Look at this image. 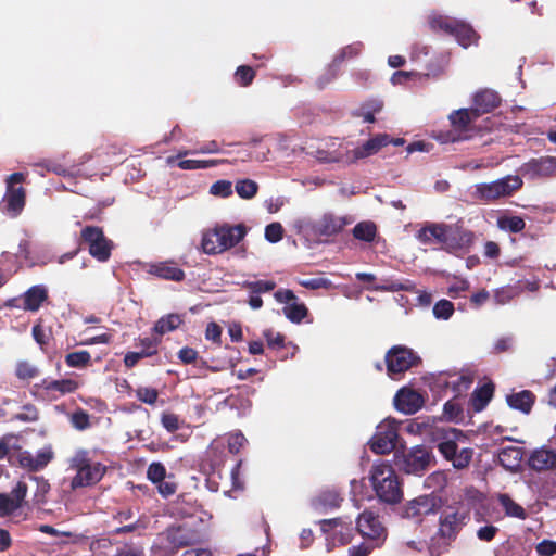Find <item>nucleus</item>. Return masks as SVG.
I'll return each mask as SVG.
<instances>
[{
  "mask_svg": "<svg viewBox=\"0 0 556 556\" xmlns=\"http://www.w3.org/2000/svg\"><path fill=\"white\" fill-rule=\"evenodd\" d=\"M275 282L271 280H256V281H248L245 282V287L252 293H262L271 291L275 288Z\"/></svg>",
  "mask_w": 556,
  "mask_h": 556,
  "instance_id": "obj_53",
  "label": "nucleus"
},
{
  "mask_svg": "<svg viewBox=\"0 0 556 556\" xmlns=\"http://www.w3.org/2000/svg\"><path fill=\"white\" fill-rule=\"evenodd\" d=\"M25 180L23 173H14L5 179V193L1 205L2 211L11 217H16L25 206V190L23 187H16Z\"/></svg>",
  "mask_w": 556,
  "mask_h": 556,
  "instance_id": "obj_9",
  "label": "nucleus"
},
{
  "mask_svg": "<svg viewBox=\"0 0 556 556\" xmlns=\"http://www.w3.org/2000/svg\"><path fill=\"white\" fill-rule=\"evenodd\" d=\"M157 391L153 388H139L137 390V397L147 404L153 405L157 400Z\"/></svg>",
  "mask_w": 556,
  "mask_h": 556,
  "instance_id": "obj_59",
  "label": "nucleus"
},
{
  "mask_svg": "<svg viewBox=\"0 0 556 556\" xmlns=\"http://www.w3.org/2000/svg\"><path fill=\"white\" fill-rule=\"evenodd\" d=\"M283 313L292 323H301L307 315V308L303 303L295 300L283 307Z\"/></svg>",
  "mask_w": 556,
  "mask_h": 556,
  "instance_id": "obj_39",
  "label": "nucleus"
},
{
  "mask_svg": "<svg viewBox=\"0 0 556 556\" xmlns=\"http://www.w3.org/2000/svg\"><path fill=\"white\" fill-rule=\"evenodd\" d=\"M472 240V232L463 230L455 225H451L446 238L445 251L453 253L464 251L470 247Z\"/></svg>",
  "mask_w": 556,
  "mask_h": 556,
  "instance_id": "obj_22",
  "label": "nucleus"
},
{
  "mask_svg": "<svg viewBox=\"0 0 556 556\" xmlns=\"http://www.w3.org/2000/svg\"><path fill=\"white\" fill-rule=\"evenodd\" d=\"M236 191L242 199H252L258 190V185L251 179H241L236 182Z\"/></svg>",
  "mask_w": 556,
  "mask_h": 556,
  "instance_id": "obj_42",
  "label": "nucleus"
},
{
  "mask_svg": "<svg viewBox=\"0 0 556 556\" xmlns=\"http://www.w3.org/2000/svg\"><path fill=\"white\" fill-rule=\"evenodd\" d=\"M166 539L167 545L165 548L167 553H174L180 547L192 545L200 541V534L189 528L178 527L169 529L165 536H161L160 540Z\"/></svg>",
  "mask_w": 556,
  "mask_h": 556,
  "instance_id": "obj_17",
  "label": "nucleus"
},
{
  "mask_svg": "<svg viewBox=\"0 0 556 556\" xmlns=\"http://www.w3.org/2000/svg\"><path fill=\"white\" fill-rule=\"evenodd\" d=\"M237 80L242 85H249L254 78V71L250 66H239L236 72Z\"/></svg>",
  "mask_w": 556,
  "mask_h": 556,
  "instance_id": "obj_61",
  "label": "nucleus"
},
{
  "mask_svg": "<svg viewBox=\"0 0 556 556\" xmlns=\"http://www.w3.org/2000/svg\"><path fill=\"white\" fill-rule=\"evenodd\" d=\"M399 424L393 418H386L376 428V433L369 441L370 448L376 454H388L396 447Z\"/></svg>",
  "mask_w": 556,
  "mask_h": 556,
  "instance_id": "obj_10",
  "label": "nucleus"
},
{
  "mask_svg": "<svg viewBox=\"0 0 556 556\" xmlns=\"http://www.w3.org/2000/svg\"><path fill=\"white\" fill-rule=\"evenodd\" d=\"M391 138L387 134H379L353 150V159H365L376 154L381 148L390 144Z\"/></svg>",
  "mask_w": 556,
  "mask_h": 556,
  "instance_id": "obj_24",
  "label": "nucleus"
},
{
  "mask_svg": "<svg viewBox=\"0 0 556 556\" xmlns=\"http://www.w3.org/2000/svg\"><path fill=\"white\" fill-rule=\"evenodd\" d=\"M446 482V475L443 471H435L426 478L425 486L432 489L431 493L437 494L438 491L444 489Z\"/></svg>",
  "mask_w": 556,
  "mask_h": 556,
  "instance_id": "obj_43",
  "label": "nucleus"
},
{
  "mask_svg": "<svg viewBox=\"0 0 556 556\" xmlns=\"http://www.w3.org/2000/svg\"><path fill=\"white\" fill-rule=\"evenodd\" d=\"M33 337L41 349H43V346L49 342L50 331L43 329L40 324H37L33 327Z\"/></svg>",
  "mask_w": 556,
  "mask_h": 556,
  "instance_id": "obj_62",
  "label": "nucleus"
},
{
  "mask_svg": "<svg viewBox=\"0 0 556 556\" xmlns=\"http://www.w3.org/2000/svg\"><path fill=\"white\" fill-rule=\"evenodd\" d=\"M536 552L540 556H553L556 554V542L543 540L536 545Z\"/></svg>",
  "mask_w": 556,
  "mask_h": 556,
  "instance_id": "obj_64",
  "label": "nucleus"
},
{
  "mask_svg": "<svg viewBox=\"0 0 556 556\" xmlns=\"http://www.w3.org/2000/svg\"><path fill=\"white\" fill-rule=\"evenodd\" d=\"M300 285L306 289H329L332 287V282L325 278H311V279H304L300 281Z\"/></svg>",
  "mask_w": 556,
  "mask_h": 556,
  "instance_id": "obj_56",
  "label": "nucleus"
},
{
  "mask_svg": "<svg viewBox=\"0 0 556 556\" xmlns=\"http://www.w3.org/2000/svg\"><path fill=\"white\" fill-rule=\"evenodd\" d=\"M500 102L501 98L495 91L491 89H483L475 94L472 109L476 111L478 116H480L481 114L491 112L500 104Z\"/></svg>",
  "mask_w": 556,
  "mask_h": 556,
  "instance_id": "obj_25",
  "label": "nucleus"
},
{
  "mask_svg": "<svg viewBox=\"0 0 556 556\" xmlns=\"http://www.w3.org/2000/svg\"><path fill=\"white\" fill-rule=\"evenodd\" d=\"M506 401L509 407L520 410L525 414L530 413L534 403V395L527 390L507 395Z\"/></svg>",
  "mask_w": 556,
  "mask_h": 556,
  "instance_id": "obj_30",
  "label": "nucleus"
},
{
  "mask_svg": "<svg viewBox=\"0 0 556 556\" xmlns=\"http://www.w3.org/2000/svg\"><path fill=\"white\" fill-rule=\"evenodd\" d=\"M516 295V292L511 288H500L496 289L494 292V300L497 304H506L508 303L514 296Z\"/></svg>",
  "mask_w": 556,
  "mask_h": 556,
  "instance_id": "obj_63",
  "label": "nucleus"
},
{
  "mask_svg": "<svg viewBox=\"0 0 556 556\" xmlns=\"http://www.w3.org/2000/svg\"><path fill=\"white\" fill-rule=\"evenodd\" d=\"M424 396L409 388L401 389L394 397L396 409L407 415L418 412L424 406Z\"/></svg>",
  "mask_w": 556,
  "mask_h": 556,
  "instance_id": "obj_20",
  "label": "nucleus"
},
{
  "mask_svg": "<svg viewBox=\"0 0 556 556\" xmlns=\"http://www.w3.org/2000/svg\"><path fill=\"white\" fill-rule=\"evenodd\" d=\"M377 235V227L375 223L366 220L355 225L353 229V236L355 239L371 242Z\"/></svg>",
  "mask_w": 556,
  "mask_h": 556,
  "instance_id": "obj_37",
  "label": "nucleus"
},
{
  "mask_svg": "<svg viewBox=\"0 0 556 556\" xmlns=\"http://www.w3.org/2000/svg\"><path fill=\"white\" fill-rule=\"evenodd\" d=\"M225 441L232 454L239 453L240 448L247 443V439L241 432L230 433Z\"/></svg>",
  "mask_w": 556,
  "mask_h": 556,
  "instance_id": "obj_52",
  "label": "nucleus"
},
{
  "mask_svg": "<svg viewBox=\"0 0 556 556\" xmlns=\"http://www.w3.org/2000/svg\"><path fill=\"white\" fill-rule=\"evenodd\" d=\"M370 482L381 502L395 504L403 497L399 478L393 467L387 463L375 464L370 470Z\"/></svg>",
  "mask_w": 556,
  "mask_h": 556,
  "instance_id": "obj_2",
  "label": "nucleus"
},
{
  "mask_svg": "<svg viewBox=\"0 0 556 556\" xmlns=\"http://www.w3.org/2000/svg\"><path fill=\"white\" fill-rule=\"evenodd\" d=\"M468 515L464 510H445L440 518L439 538L431 539L429 553L432 556H440L448 542L456 536L466 523Z\"/></svg>",
  "mask_w": 556,
  "mask_h": 556,
  "instance_id": "obj_4",
  "label": "nucleus"
},
{
  "mask_svg": "<svg viewBox=\"0 0 556 556\" xmlns=\"http://www.w3.org/2000/svg\"><path fill=\"white\" fill-rule=\"evenodd\" d=\"M432 312L437 319L447 320L454 313V305L447 300H440L434 304Z\"/></svg>",
  "mask_w": 556,
  "mask_h": 556,
  "instance_id": "obj_44",
  "label": "nucleus"
},
{
  "mask_svg": "<svg viewBox=\"0 0 556 556\" xmlns=\"http://www.w3.org/2000/svg\"><path fill=\"white\" fill-rule=\"evenodd\" d=\"M38 369L28 362H21L16 367V375L20 379H31L36 377Z\"/></svg>",
  "mask_w": 556,
  "mask_h": 556,
  "instance_id": "obj_55",
  "label": "nucleus"
},
{
  "mask_svg": "<svg viewBox=\"0 0 556 556\" xmlns=\"http://www.w3.org/2000/svg\"><path fill=\"white\" fill-rule=\"evenodd\" d=\"M52 457H53V453L50 447H45V448L36 452V454H34L35 471H38V470H41L42 468H45L50 463Z\"/></svg>",
  "mask_w": 556,
  "mask_h": 556,
  "instance_id": "obj_51",
  "label": "nucleus"
},
{
  "mask_svg": "<svg viewBox=\"0 0 556 556\" xmlns=\"http://www.w3.org/2000/svg\"><path fill=\"white\" fill-rule=\"evenodd\" d=\"M42 384L48 392H56L59 394L72 393L79 387L78 382L72 379L45 380Z\"/></svg>",
  "mask_w": 556,
  "mask_h": 556,
  "instance_id": "obj_35",
  "label": "nucleus"
},
{
  "mask_svg": "<svg viewBox=\"0 0 556 556\" xmlns=\"http://www.w3.org/2000/svg\"><path fill=\"white\" fill-rule=\"evenodd\" d=\"M472 454V450L462 448L455 453V455L451 458V462L457 469L466 468L471 462Z\"/></svg>",
  "mask_w": 556,
  "mask_h": 556,
  "instance_id": "obj_46",
  "label": "nucleus"
},
{
  "mask_svg": "<svg viewBox=\"0 0 556 556\" xmlns=\"http://www.w3.org/2000/svg\"><path fill=\"white\" fill-rule=\"evenodd\" d=\"M27 484L20 481L10 493L0 494V517L15 515L26 504Z\"/></svg>",
  "mask_w": 556,
  "mask_h": 556,
  "instance_id": "obj_16",
  "label": "nucleus"
},
{
  "mask_svg": "<svg viewBox=\"0 0 556 556\" xmlns=\"http://www.w3.org/2000/svg\"><path fill=\"white\" fill-rule=\"evenodd\" d=\"M435 431L437 439H442L438 445L439 451L446 459L451 460L458 451L456 440L460 437V432L453 428H439Z\"/></svg>",
  "mask_w": 556,
  "mask_h": 556,
  "instance_id": "obj_23",
  "label": "nucleus"
},
{
  "mask_svg": "<svg viewBox=\"0 0 556 556\" xmlns=\"http://www.w3.org/2000/svg\"><path fill=\"white\" fill-rule=\"evenodd\" d=\"M522 186V180L517 175H508L491 182L475 185L473 195L483 201H494L511 195Z\"/></svg>",
  "mask_w": 556,
  "mask_h": 556,
  "instance_id": "obj_7",
  "label": "nucleus"
},
{
  "mask_svg": "<svg viewBox=\"0 0 556 556\" xmlns=\"http://www.w3.org/2000/svg\"><path fill=\"white\" fill-rule=\"evenodd\" d=\"M350 220L345 216H338L327 212L318 218L301 216L293 220V230L307 241L321 242L324 238L338 235Z\"/></svg>",
  "mask_w": 556,
  "mask_h": 556,
  "instance_id": "obj_1",
  "label": "nucleus"
},
{
  "mask_svg": "<svg viewBox=\"0 0 556 556\" xmlns=\"http://www.w3.org/2000/svg\"><path fill=\"white\" fill-rule=\"evenodd\" d=\"M47 299L48 290L43 285L33 286L23 294L21 307L25 311L36 312Z\"/></svg>",
  "mask_w": 556,
  "mask_h": 556,
  "instance_id": "obj_26",
  "label": "nucleus"
},
{
  "mask_svg": "<svg viewBox=\"0 0 556 556\" xmlns=\"http://www.w3.org/2000/svg\"><path fill=\"white\" fill-rule=\"evenodd\" d=\"M362 49H363V45L361 42H354L352 45L346 46L345 48H343L341 50L340 54H338L334 58V60H333L334 65L339 64L340 62H342L345 59H351V58L358 55L361 53Z\"/></svg>",
  "mask_w": 556,
  "mask_h": 556,
  "instance_id": "obj_49",
  "label": "nucleus"
},
{
  "mask_svg": "<svg viewBox=\"0 0 556 556\" xmlns=\"http://www.w3.org/2000/svg\"><path fill=\"white\" fill-rule=\"evenodd\" d=\"M469 289V282L466 279H455L447 288V294L454 299Z\"/></svg>",
  "mask_w": 556,
  "mask_h": 556,
  "instance_id": "obj_57",
  "label": "nucleus"
},
{
  "mask_svg": "<svg viewBox=\"0 0 556 556\" xmlns=\"http://www.w3.org/2000/svg\"><path fill=\"white\" fill-rule=\"evenodd\" d=\"M437 429L439 427L435 426V421L431 418H417L410 420L405 427L407 433L424 438L435 435Z\"/></svg>",
  "mask_w": 556,
  "mask_h": 556,
  "instance_id": "obj_28",
  "label": "nucleus"
},
{
  "mask_svg": "<svg viewBox=\"0 0 556 556\" xmlns=\"http://www.w3.org/2000/svg\"><path fill=\"white\" fill-rule=\"evenodd\" d=\"M497 226L502 230L517 233L523 230L526 223L519 216H502L497 219Z\"/></svg>",
  "mask_w": 556,
  "mask_h": 556,
  "instance_id": "obj_38",
  "label": "nucleus"
},
{
  "mask_svg": "<svg viewBox=\"0 0 556 556\" xmlns=\"http://www.w3.org/2000/svg\"><path fill=\"white\" fill-rule=\"evenodd\" d=\"M432 460L433 455L422 445L414 446L401 455H395L396 466L408 475H421L429 468Z\"/></svg>",
  "mask_w": 556,
  "mask_h": 556,
  "instance_id": "obj_8",
  "label": "nucleus"
},
{
  "mask_svg": "<svg viewBox=\"0 0 556 556\" xmlns=\"http://www.w3.org/2000/svg\"><path fill=\"white\" fill-rule=\"evenodd\" d=\"M245 236L242 225L219 226L202 236L201 247L206 254L223 253L239 243Z\"/></svg>",
  "mask_w": 556,
  "mask_h": 556,
  "instance_id": "obj_3",
  "label": "nucleus"
},
{
  "mask_svg": "<svg viewBox=\"0 0 556 556\" xmlns=\"http://www.w3.org/2000/svg\"><path fill=\"white\" fill-rule=\"evenodd\" d=\"M450 226L443 223H426L416 233L417 240L422 244H440L445 250Z\"/></svg>",
  "mask_w": 556,
  "mask_h": 556,
  "instance_id": "obj_18",
  "label": "nucleus"
},
{
  "mask_svg": "<svg viewBox=\"0 0 556 556\" xmlns=\"http://www.w3.org/2000/svg\"><path fill=\"white\" fill-rule=\"evenodd\" d=\"M528 465L535 471H547L556 468V450L541 446L531 452Z\"/></svg>",
  "mask_w": 556,
  "mask_h": 556,
  "instance_id": "obj_21",
  "label": "nucleus"
},
{
  "mask_svg": "<svg viewBox=\"0 0 556 556\" xmlns=\"http://www.w3.org/2000/svg\"><path fill=\"white\" fill-rule=\"evenodd\" d=\"M497 501L505 510L506 516L518 519H526L527 513L522 506L516 503L508 494L501 493L497 495Z\"/></svg>",
  "mask_w": 556,
  "mask_h": 556,
  "instance_id": "obj_33",
  "label": "nucleus"
},
{
  "mask_svg": "<svg viewBox=\"0 0 556 556\" xmlns=\"http://www.w3.org/2000/svg\"><path fill=\"white\" fill-rule=\"evenodd\" d=\"M321 529L326 533L328 549L350 543L354 534L351 523L341 518L325 520Z\"/></svg>",
  "mask_w": 556,
  "mask_h": 556,
  "instance_id": "obj_14",
  "label": "nucleus"
},
{
  "mask_svg": "<svg viewBox=\"0 0 556 556\" xmlns=\"http://www.w3.org/2000/svg\"><path fill=\"white\" fill-rule=\"evenodd\" d=\"M181 317L177 314H168L161 317L154 325V332L163 336L169 331L177 329L181 324Z\"/></svg>",
  "mask_w": 556,
  "mask_h": 556,
  "instance_id": "obj_36",
  "label": "nucleus"
},
{
  "mask_svg": "<svg viewBox=\"0 0 556 556\" xmlns=\"http://www.w3.org/2000/svg\"><path fill=\"white\" fill-rule=\"evenodd\" d=\"M443 416L451 421H458L463 417V408L455 401H447L443 407Z\"/></svg>",
  "mask_w": 556,
  "mask_h": 556,
  "instance_id": "obj_45",
  "label": "nucleus"
},
{
  "mask_svg": "<svg viewBox=\"0 0 556 556\" xmlns=\"http://www.w3.org/2000/svg\"><path fill=\"white\" fill-rule=\"evenodd\" d=\"M218 163H219V161H217V160H191V159L184 160L182 159L177 163V166L184 170H195V169L210 168V167L217 165Z\"/></svg>",
  "mask_w": 556,
  "mask_h": 556,
  "instance_id": "obj_41",
  "label": "nucleus"
},
{
  "mask_svg": "<svg viewBox=\"0 0 556 556\" xmlns=\"http://www.w3.org/2000/svg\"><path fill=\"white\" fill-rule=\"evenodd\" d=\"M356 529L366 541L378 547L387 539V529L372 511H364L358 516Z\"/></svg>",
  "mask_w": 556,
  "mask_h": 556,
  "instance_id": "obj_11",
  "label": "nucleus"
},
{
  "mask_svg": "<svg viewBox=\"0 0 556 556\" xmlns=\"http://www.w3.org/2000/svg\"><path fill=\"white\" fill-rule=\"evenodd\" d=\"M478 117V114L472 108L459 109L452 112L448 116L451 124L456 129H467L468 126Z\"/></svg>",
  "mask_w": 556,
  "mask_h": 556,
  "instance_id": "obj_31",
  "label": "nucleus"
},
{
  "mask_svg": "<svg viewBox=\"0 0 556 556\" xmlns=\"http://www.w3.org/2000/svg\"><path fill=\"white\" fill-rule=\"evenodd\" d=\"M161 421H162L163 427L169 432H174L180 428V420H179L178 416L175 414H170V413L163 414Z\"/></svg>",
  "mask_w": 556,
  "mask_h": 556,
  "instance_id": "obj_60",
  "label": "nucleus"
},
{
  "mask_svg": "<svg viewBox=\"0 0 556 556\" xmlns=\"http://www.w3.org/2000/svg\"><path fill=\"white\" fill-rule=\"evenodd\" d=\"M147 477L152 483H157L166 478V469L163 464L154 462L149 465Z\"/></svg>",
  "mask_w": 556,
  "mask_h": 556,
  "instance_id": "obj_47",
  "label": "nucleus"
},
{
  "mask_svg": "<svg viewBox=\"0 0 556 556\" xmlns=\"http://www.w3.org/2000/svg\"><path fill=\"white\" fill-rule=\"evenodd\" d=\"M493 395V387L489 383L478 388L471 396V406L475 412H481L485 408Z\"/></svg>",
  "mask_w": 556,
  "mask_h": 556,
  "instance_id": "obj_34",
  "label": "nucleus"
},
{
  "mask_svg": "<svg viewBox=\"0 0 556 556\" xmlns=\"http://www.w3.org/2000/svg\"><path fill=\"white\" fill-rule=\"evenodd\" d=\"M441 506L442 500L438 494H425L408 501L403 507L402 515L409 519H420L437 513Z\"/></svg>",
  "mask_w": 556,
  "mask_h": 556,
  "instance_id": "obj_12",
  "label": "nucleus"
},
{
  "mask_svg": "<svg viewBox=\"0 0 556 556\" xmlns=\"http://www.w3.org/2000/svg\"><path fill=\"white\" fill-rule=\"evenodd\" d=\"M91 355L88 351H76L65 356V363L72 368H84L90 364Z\"/></svg>",
  "mask_w": 556,
  "mask_h": 556,
  "instance_id": "obj_40",
  "label": "nucleus"
},
{
  "mask_svg": "<svg viewBox=\"0 0 556 556\" xmlns=\"http://www.w3.org/2000/svg\"><path fill=\"white\" fill-rule=\"evenodd\" d=\"M71 467L76 470V475L71 481L73 490L98 483L106 470L103 464L91 460L88 452L84 450L75 453L71 459Z\"/></svg>",
  "mask_w": 556,
  "mask_h": 556,
  "instance_id": "obj_5",
  "label": "nucleus"
},
{
  "mask_svg": "<svg viewBox=\"0 0 556 556\" xmlns=\"http://www.w3.org/2000/svg\"><path fill=\"white\" fill-rule=\"evenodd\" d=\"M500 464L507 470L515 471L522 459V450L518 446H506L500 450L497 455Z\"/></svg>",
  "mask_w": 556,
  "mask_h": 556,
  "instance_id": "obj_29",
  "label": "nucleus"
},
{
  "mask_svg": "<svg viewBox=\"0 0 556 556\" xmlns=\"http://www.w3.org/2000/svg\"><path fill=\"white\" fill-rule=\"evenodd\" d=\"M33 482L36 485V490L34 493L35 503H37V504L43 503L46 495L50 490V484L48 483L47 480L39 478V477L33 478Z\"/></svg>",
  "mask_w": 556,
  "mask_h": 556,
  "instance_id": "obj_48",
  "label": "nucleus"
},
{
  "mask_svg": "<svg viewBox=\"0 0 556 556\" xmlns=\"http://www.w3.org/2000/svg\"><path fill=\"white\" fill-rule=\"evenodd\" d=\"M429 24L434 30H442L446 34L453 35L457 42L463 48H468L471 45H477L479 36L472 29V27L463 21L444 16L440 14H433L430 16Z\"/></svg>",
  "mask_w": 556,
  "mask_h": 556,
  "instance_id": "obj_6",
  "label": "nucleus"
},
{
  "mask_svg": "<svg viewBox=\"0 0 556 556\" xmlns=\"http://www.w3.org/2000/svg\"><path fill=\"white\" fill-rule=\"evenodd\" d=\"M341 501L342 498L337 491L327 490L313 500V506L317 510H327L338 507Z\"/></svg>",
  "mask_w": 556,
  "mask_h": 556,
  "instance_id": "obj_32",
  "label": "nucleus"
},
{
  "mask_svg": "<svg viewBox=\"0 0 556 556\" xmlns=\"http://www.w3.org/2000/svg\"><path fill=\"white\" fill-rule=\"evenodd\" d=\"M419 361L416 353L403 345L393 346L386 355L388 375L394 378L395 375L408 370Z\"/></svg>",
  "mask_w": 556,
  "mask_h": 556,
  "instance_id": "obj_13",
  "label": "nucleus"
},
{
  "mask_svg": "<svg viewBox=\"0 0 556 556\" xmlns=\"http://www.w3.org/2000/svg\"><path fill=\"white\" fill-rule=\"evenodd\" d=\"M81 237L89 245L90 254L100 262H104L110 257L111 243L104 238L99 227L89 226L81 231Z\"/></svg>",
  "mask_w": 556,
  "mask_h": 556,
  "instance_id": "obj_15",
  "label": "nucleus"
},
{
  "mask_svg": "<svg viewBox=\"0 0 556 556\" xmlns=\"http://www.w3.org/2000/svg\"><path fill=\"white\" fill-rule=\"evenodd\" d=\"M520 170L531 179L556 176V156L533 159L525 163Z\"/></svg>",
  "mask_w": 556,
  "mask_h": 556,
  "instance_id": "obj_19",
  "label": "nucleus"
},
{
  "mask_svg": "<svg viewBox=\"0 0 556 556\" xmlns=\"http://www.w3.org/2000/svg\"><path fill=\"white\" fill-rule=\"evenodd\" d=\"M148 271L160 278L173 281H180L185 277L184 271L170 262L151 264Z\"/></svg>",
  "mask_w": 556,
  "mask_h": 556,
  "instance_id": "obj_27",
  "label": "nucleus"
},
{
  "mask_svg": "<svg viewBox=\"0 0 556 556\" xmlns=\"http://www.w3.org/2000/svg\"><path fill=\"white\" fill-rule=\"evenodd\" d=\"M283 228L280 223H271L265 228V239L270 243H277L282 239Z\"/></svg>",
  "mask_w": 556,
  "mask_h": 556,
  "instance_id": "obj_50",
  "label": "nucleus"
},
{
  "mask_svg": "<svg viewBox=\"0 0 556 556\" xmlns=\"http://www.w3.org/2000/svg\"><path fill=\"white\" fill-rule=\"evenodd\" d=\"M210 192L214 195L225 198L232 193V185L227 180H218L211 186Z\"/></svg>",
  "mask_w": 556,
  "mask_h": 556,
  "instance_id": "obj_54",
  "label": "nucleus"
},
{
  "mask_svg": "<svg viewBox=\"0 0 556 556\" xmlns=\"http://www.w3.org/2000/svg\"><path fill=\"white\" fill-rule=\"evenodd\" d=\"M71 421L74 428L78 430H85L89 427V415L83 410L75 412L72 417Z\"/></svg>",
  "mask_w": 556,
  "mask_h": 556,
  "instance_id": "obj_58",
  "label": "nucleus"
}]
</instances>
